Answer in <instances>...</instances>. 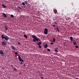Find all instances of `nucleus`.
I'll return each instance as SVG.
<instances>
[{"mask_svg":"<svg viewBox=\"0 0 79 79\" xmlns=\"http://www.w3.org/2000/svg\"><path fill=\"white\" fill-rule=\"evenodd\" d=\"M1 37L2 39H5L6 41H8V39H9V37L6 35H1Z\"/></svg>","mask_w":79,"mask_h":79,"instance_id":"f257e3e1","label":"nucleus"},{"mask_svg":"<svg viewBox=\"0 0 79 79\" xmlns=\"http://www.w3.org/2000/svg\"><path fill=\"white\" fill-rule=\"evenodd\" d=\"M33 41H34V42H35L36 41H37V42H39V41H40V39L37 38V37L35 39H33Z\"/></svg>","mask_w":79,"mask_h":79,"instance_id":"f03ea898","label":"nucleus"},{"mask_svg":"<svg viewBox=\"0 0 79 79\" xmlns=\"http://www.w3.org/2000/svg\"><path fill=\"white\" fill-rule=\"evenodd\" d=\"M44 31V34H46V35H47V34H48V29L47 28H45Z\"/></svg>","mask_w":79,"mask_h":79,"instance_id":"7ed1b4c3","label":"nucleus"},{"mask_svg":"<svg viewBox=\"0 0 79 79\" xmlns=\"http://www.w3.org/2000/svg\"><path fill=\"white\" fill-rule=\"evenodd\" d=\"M18 59L20 61H22V62H24V60L21 59V57H20L19 55H18Z\"/></svg>","mask_w":79,"mask_h":79,"instance_id":"20e7f679","label":"nucleus"},{"mask_svg":"<svg viewBox=\"0 0 79 79\" xmlns=\"http://www.w3.org/2000/svg\"><path fill=\"white\" fill-rule=\"evenodd\" d=\"M0 55H2V56H4V54H3V51L2 50H1L0 51Z\"/></svg>","mask_w":79,"mask_h":79,"instance_id":"39448f33","label":"nucleus"},{"mask_svg":"<svg viewBox=\"0 0 79 79\" xmlns=\"http://www.w3.org/2000/svg\"><path fill=\"white\" fill-rule=\"evenodd\" d=\"M6 42L5 41H2V45H6Z\"/></svg>","mask_w":79,"mask_h":79,"instance_id":"423d86ee","label":"nucleus"},{"mask_svg":"<svg viewBox=\"0 0 79 79\" xmlns=\"http://www.w3.org/2000/svg\"><path fill=\"white\" fill-rule=\"evenodd\" d=\"M12 67L13 68L14 71L15 72H16V71H17V69H16V68L13 67Z\"/></svg>","mask_w":79,"mask_h":79,"instance_id":"0eeeda50","label":"nucleus"},{"mask_svg":"<svg viewBox=\"0 0 79 79\" xmlns=\"http://www.w3.org/2000/svg\"><path fill=\"white\" fill-rule=\"evenodd\" d=\"M53 11L55 14H56V13H57V10L55 9H53Z\"/></svg>","mask_w":79,"mask_h":79,"instance_id":"6e6552de","label":"nucleus"},{"mask_svg":"<svg viewBox=\"0 0 79 79\" xmlns=\"http://www.w3.org/2000/svg\"><path fill=\"white\" fill-rule=\"evenodd\" d=\"M11 47L12 49H13V50H16V49H15V47L13 46L12 45H11Z\"/></svg>","mask_w":79,"mask_h":79,"instance_id":"1a4fd4ad","label":"nucleus"},{"mask_svg":"<svg viewBox=\"0 0 79 79\" xmlns=\"http://www.w3.org/2000/svg\"><path fill=\"white\" fill-rule=\"evenodd\" d=\"M2 15H3V16H4V17H5V18H6L7 16L6 15V14H5L4 13H3L2 14Z\"/></svg>","mask_w":79,"mask_h":79,"instance_id":"9d476101","label":"nucleus"},{"mask_svg":"<svg viewBox=\"0 0 79 79\" xmlns=\"http://www.w3.org/2000/svg\"><path fill=\"white\" fill-rule=\"evenodd\" d=\"M41 44H42V42H38V43H37L38 45H41Z\"/></svg>","mask_w":79,"mask_h":79,"instance_id":"9b49d317","label":"nucleus"},{"mask_svg":"<svg viewBox=\"0 0 79 79\" xmlns=\"http://www.w3.org/2000/svg\"><path fill=\"white\" fill-rule=\"evenodd\" d=\"M5 28L6 31H7L8 29V27L7 26H5Z\"/></svg>","mask_w":79,"mask_h":79,"instance_id":"f8f14e48","label":"nucleus"},{"mask_svg":"<svg viewBox=\"0 0 79 79\" xmlns=\"http://www.w3.org/2000/svg\"><path fill=\"white\" fill-rule=\"evenodd\" d=\"M55 52H58V48H56L55 50Z\"/></svg>","mask_w":79,"mask_h":79,"instance_id":"ddd939ff","label":"nucleus"},{"mask_svg":"<svg viewBox=\"0 0 79 79\" xmlns=\"http://www.w3.org/2000/svg\"><path fill=\"white\" fill-rule=\"evenodd\" d=\"M70 40H71V42H73V39L72 36L70 37Z\"/></svg>","mask_w":79,"mask_h":79,"instance_id":"4468645a","label":"nucleus"},{"mask_svg":"<svg viewBox=\"0 0 79 79\" xmlns=\"http://www.w3.org/2000/svg\"><path fill=\"white\" fill-rule=\"evenodd\" d=\"M32 38H33L34 39H35V38H36L37 37V36H36L34 35H33L32 36Z\"/></svg>","mask_w":79,"mask_h":79,"instance_id":"2eb2a0df","label":"nucleus"},{"mask_svg":"<svg viewBox=\"0 0 79 79\" xmlns=\"http://www.w3.org/2000/svg\"><path fill=\"white\" fill-rule=\"evenodd\" d=\"M44 48H46L48 47V46H47V44H46L44 46Z\"/></svg>","mask_w":79,"mask_h":79,"instance_id":"dca6fc26","label":"nucleus"},{"mask_svg":"<svg viewBox=\"0 0 79 79\" xmlns=\"http://www.w3.org/2000/svg\"><path fill=\"white\" fill-rule=\"evenodd\" d=\"M75 40H74L73 41V44L74 45H77V43H76V42H75Z\"/></svg>","mask_w":79,"mask_h":79,"instance_id":"f3484780","label":"nucleus"},{"mask_svg":"<svg viewBox=\"0 0 79 79\" xmlns=\"http://www.w3.org/2000/svg\"><path fill=\"white\" fill-rule=\"evenodd\" d=\"M2 6H3V8H6V6L3 4H2Z\"/></svg>","mask_w":79,"mask_h":79,"instance_id":"a211bd4d","label":"nucleus"},{"mask_svg":"<svg viewBox=\"0 0 79 79\" xmlns=\"http://www.w3.org/2000/svg\"><path fill=\"white\" fill-rule=\"evenodd\" d=\"M24 37H25V38H27V36L26 35H24Z\"/></svg>","mask_w":79,"mask_h":79,"instance_id":"6ab92c4d","label":"nucleus"},{"mask_svg":"<svg viewBox=\"0 0 79 79\" xmlns=\"http://www.w3.org/2000/svg\"><path fill=\"white\" fill-rule=\"evenodd\" d=\"M52 40L53 42H55V39L53 38L52 39Z\"/></svg>","mask_w":79,"mask_h":79,"instance_id":"aec40b11","label":"nucleus"},{"mask_svg":"<svg viewBox=\"0 0 79 79\" xmlns=\"http://www.w3.org/2000/svg\"><path fill=\"white\" fill-rule=\"evenodd\" d=\"M25 2V4H26V5H27V1H25V2Z\"/></svg>","mask_w":79,"mask_h":79,"instance_id":"412c9836","label":"nucleus"},{"mask_svg":"<svg viewBox=\"0 0 79 79\" xmlns=\"http://www.w3.org/2000/svg\"><path fill=\"white\" fill-rule=\"evenodd\" d=\"M22 4L23 6H25V3L24 2H22Z\"/></svg>","mask_w":79,"mask_h":79,"instance_id":"4be33fe9","label":"nucleus"},{"mask_svg":"<svg viewBox=\"0 0 79 79\" xmlns=\"http://www.w3.org/2000/svg\"><path fill=\"white\" fill-rule=\"evenodd\" d=\"M57 31H58V32H60V31H59V29H58V27H57Z\"/></svg>","mask_w":79,"mask_h":79,"instance_id":"5701e85b","label":"nucleus"},{"mask_svg":"<svg viewBox=\"0 0 79 79\" xmlns=\"http://www.w3.org/2000/svg\"><path fill=\"white\" fill-rule=\"evenodd\" d=\"M17 8H18L19 9H20V10H21V8L19 6H17Z\"/></svg>","mask_w":79,"mask_h":79,"instance_id":"b1692460","label":"nucleus"},{"mask_svg":"<svg viewBox=\"0 0 79 79\" xmlns=\"http://www.w3.org/2000/svg\"><path fill=\"white\" fill-rule=\"evenodd\" d=\"M39 46V48H42V47H41V46L40 45H38Z\"/></svg>","mask_w":79,"mask_h":79,"instance_id":"393cba45","label":"nucleus"},{"mask_svg":"<svg viewBox=\"0 0 79 79\" xmlns=\"http://www.w3.org/2000/svg\"><path fill=\"white\" fill-rule=\"evenodd\" d=\"M11 17H12V18H14V16L12 15H11Z\"/></svg>","mask_w":79,"mask_h":79,"instance_id":"a878e982","label":"nucleus"},{"mask_svg":"<svg viewBox=\"0 0 79 79\" xmlns=\"http://www.w3.org/2000/svg\"><path fill=\"white\" fill-rule=\"evenodd\" d=\"M20 62H21V63H20V64H23V62H22L21 61Z\"/></svg>","mask_w":79,"mask_h":79,"instance_id":"bb28decb","label":"nucleus"},{"mask_svg":"<svg viewBox=\"0 0 79 79\" xmlns=\"http://www.w3.org/2000/svg\"><path fill=\"white\" fill-rule=\"evenodd\" d=\"M75 47H76V48H79V46H77H77H75Z\"/></svg>","mask_w":79,"mask_h":79,"instance_id":"cd10ccee","label":"nucleus"},{"mask_svg":"<svg viewBox=\"0 0 79 79\" xmlns=\"http://www.w3.org/2000/svg\"><path fill=\"white\" fill-rule=\"evenodd\" d=\"M47 51H48V52H50V49H47Z\"/></svg>","mask_w":79,"mask_h":79,"instance_id":"c85d7f7f","label":"nucleus"},{"mask_svg":"<svg viewBox=\"0 0 79 79\" xmlns=\"http://www.w3.org/2000/svg\"><path fill=\"white\" fill-rule=\"evenodd\" d=\"M18 52H15V55H18Z\"/></svg>","mask_w":79,"mask_h":79,"instance_id":"c756f323","label":"nucleus"},{"mask_svg":"<svg viewBox=\"0 0 79 79\" xmlns=\"http://www.w3.org/2000/svg\"><path fill=\"white\" fill-rule=\"evenodd\" d=\"M50 44H51V45H53L54 43H51Z\"/></svg>","mask_w":79,"mask_h":79,"instance_id":"7c9ffc66","label":"nucleus"},{"mask_svg":"<svg viewBox=\"0 0 79 79\" xmlns=\"http://www.w3.org/2000/svg\"><path fill=\"white\" fill-rule=\"evenodd\" d=\"M41 77V78L42 79H44V77Z\"/></svg>","mask_w":79,"mask_h":79,"instance_id":"2f4dec72","label":"nucleus"},{"mask_svg":"<svg viewBox=\"0 0 79 79\" xmlns=\"http://www.w3.org/2000/svg\"><path fill=\"white\" fill-rule=\"evenodd\" d=\"M18 44H19V45H21V43H20V42H18Z\"/></svg>","mask_w":79,"mask_h":79,"instance_id":"473e14b6","label":"nucleus"},{"mask_svg":"<svg viewBox=\"0 0 79 79\" xmlns=\"http://www.w3.org/2000/svg\"><path fill=\"white\" fill-rule=\"evenodd\" d=\"M57 22H54V24H57Z\"/></svg>","mask_w":79,"mask_h":79,"instance_id":"72a5a7b5","label":"nucleus"},{"mask_svg":"<svg viewBox=\"0 0 79 79\" xmlns=\"http://www.w3.org/2000/svg\"><path fill=\"white\" fill-rule=\"evenodd\" d=\"M52 26L53 27H55V25H53Z\"/></svg>","mask_w":79,"mask_h":79,"instance_id":"f704fd0d","label":"nucleus"},{"mask_svg":"<svg viewBox=\"0 0 79 79\" xmlns=\"http://www.w3.org/2000/svg\"><path fill=\"white\" fill-rule=\"evenodd\" d=\"M23 66H24V67H25V64H23Z\"/></svg>","mask_w":79,"mask_h":79,"instance_id":"c9c22d12","label":"nucleus"},{"mask_svg":"<svg viewBox=\"0 0 79 79\" xmlns=\"http://www.w3.org/2000/svg\"><path fill=\"white\" fill-rule=\"evenodd\" d=\"M76 71H79V69L77 70Z\"/></svg>","mask_w":79,"mask_h":79,"instance_id":"e433bc0d","label":"nucleus"},{"mask_svg":"<svg viewBox=\"0 0 79 79\" xmlns=\"http://www.w3.org/2000/svg\"><path fill=\"white\" fill-rule=\"evenodd\" d=\"M23 34H25V33L24 32V33H23Z\"/></svg>","mask_w":79,"mask_h":79,"instance_id":"4c0bfd02","label":"nucleus"},{"mask_svg":"<svg viewBox=\"0 0 79 79\" xmlns=\"http://www.w3.org/2000/svg\"><path fill=\"white\" fill-rule=\"evenodd\" d=\"M15 57H16V56H15Z\"/></svg>","mask_w":79,"mask_h":79,"instance_id":"58836bf2","label":"nucleus"}]
</instances>
